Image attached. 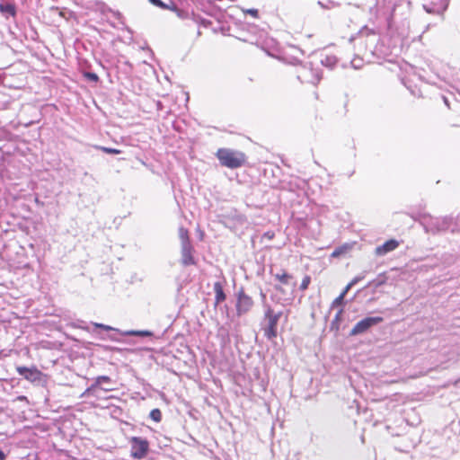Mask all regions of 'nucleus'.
I'll use <instances>...</instances> for the list:
<instances>
[{"label":"nucleus","instance_id":"f257e3e1","mask_svg":"<svg viewBox=\"0 0 460 460\" xmlns=\"http://www.w3.org/2000/svg\"><path fill=\"white\" fill-rule=\"evenodd\" d=\"M222 166L236 169L243 166L246 160L244 153L230 148H219L216 154Z\"/></svg>","mask_w":460,"mask_h":460},{"label":"nucleus","instance_id":"f03ea898","mask_svg":"<svg viewBox=\"0 0 460 460\" xmlns=\"http://www.w3.org/2000/svg\"><path fill=\"white\" fill-rule=\"evenodd\" d=\"M282 315V312L275 313L269 304L264 305L263 327L264 336L268 340H273L277 337L278 323Z\"/></svg>","mask_w":460,"mask_h":460},{"label":"nucleus","instance_id":"7ed1b4c3","mask_svg":"<svg viewBox=\"0 0 460 460\" xmlns=\"http://www.w3.org/2000/svg\"><path fill=\"white\" fill-rule=\"evenodd\" d=\"M130 456L134 459H143L149 452V442L141 437H131L129 438Z\"/></svg>","mask_w":460,"mask_h":460},{"label":"nucleus","instance_id":"20e7f679","mask_svg":"<svg viewBox=\"0 0 460 460\" xmlns=\"http://www.w3.org/2000/svg\"><path fill=\"white\" fill-rule=\"evenodd\" d=\"M236 303L235 310L238 316L246 314L252 308L254 302L253 299L244 292L243 288H241L235 294Z\"/></svg>","mask_w":460,"mask_h":460},{"label":"nucleus","instance_id":"39448f33","mask_svg":"<svg viewBox=\"0 0 460 460\" xmlns=\"http://www.w3.org/2000/svg\"><path fill=\"white\" fill-rule=\"evenodd\" d=\"M384 318L381 316H368L358 322L350 330V336L361 335L368 332L373 326L382 323Z\"/></svg>","mask_w":460,"mask_h":460},{"label":"nucleus","instance_id":"423d86ee","mask_svg":"<svg viewBox=\"0 0 460 460\" xmlns=\"http://www.w3.org/2000/svg\"><path fill=\"white\" fill-rule=\"evenodd\" d=\"M297 79L302 83H311L313 84H316L321 76L318 72L314 71L311 67H307L306 66H303L298 71Z\"/></svg>","mask_w":460,"mask_h":460},{"label":"nucleus","instance_id":"0eeeda50","mask_svg":"<svg viewBox=\"0 0 460 460\" xmlns=\"http://www.w3.org/2000/svg\"><path fill=\"white\" fill-rule=\"evenodd\" d=\"M18 374L30 382H37L40 381L42 376V373L35 367H17L16 368Z\"/></svg>","mask_w":460,"mask_h":460},{"label":"nucleus","instance_id":"6e6552de","mask_svg":"<svg viewBox=\"0 0 460 460\" xmlns=\"http://www.w3.org/2000/svg\"><path fill=\"white\" fill-rule=\"evenodd\" d=\"M111 379L108 376H99L94 379L93 384H92L82 394V396H89L93 395L94 391L97 388H101L102 390L108 392L111 391L112 388L101 387L102 384H111Z\"/></svg>","mask_w":460,"mask_h":460},{"label":"nucleus","instance_id":"1a4fd4ad","mask_svg":"<svg viewBox=\"0 0 460 460\" xmlns=\"http://www.w3.org/2000/svg\"><path fill=\"white\" fill-rule=\"evenodd\" d=\"M193 251L194 250H193L191 243L181 245V263L183 266L186 267V266L196 264V261L193 257Z\"/></svg>","mask_w":460,"mask_h":460},{"label":"nucleus","instance_id":"9d476101","mask_svg":"<svg viewBox=\"0 0 460 460\" xmlns=\"http://www.w3.org/2000/svg\"><path fill=\"white\" fill-rule=\"evenodd\" d=\"M399 246V242L395 239H390L376 248L375 253L377 256H384L390 252L394 251Z\"/></svg>","mask_w":460,"mask_h":460},{"label":"nucleus","instance_id":"9b49d317","mask_svg":"<svg viewBox=\"0 0 460 460\" xmlns=\"http://www.w3.org/2000/svg\"><path fill=\"white\" fill-rule=\"evenodd\" d=\"M274 278L281 284L286 286L291 285L293 288H295L296 285L295 281L292 282V280L294 279L293 276L287 273L285 270H282L281 272L275 274Z\"/></svg>","mask_w":460,"mask_h":460},{"label":"nucleus","instance_id":"f8f14e48","mask_svg":"<svg viewBox=\"0 0 460 460\" xmlns=\"http://www.w3.org/2000/svg\"><path fill=\"white\" fill-rule=\"evenodd\" d=\"M213 289L215 292L216 305L226 300V294L223 286L219 281L214 283Z\"/></svg>","mask_w":460,"mask_h":460},{"label":"nucleus","instance_id":"ddd939ff","mask_svg":"<svg viewBox=\"0 0 460 460\" xmlns=\"http://www.w3.org/2000/svg\"><path fill=\"white\" fill-rule=\"evenodd\" d=\"M337 61V58L333 55H323L321 58V64L331 69L335 66Z\"/></svg>","mask_w":460,"mask_h":460},{"label":"nucleus","instance_id":"4468645a","mask_svg":"<svg viewBox=\"0 0 460 460\" xmlns=\"http://www.w3.org/2000/svg\"><path fill=\"white\" fill-rule=\"evenodd\" d=\"M343 309L341 308L335 314L333 320L331 323V330L338 332L340 330V323L341 322V316H342Z\"/></svg>","mask_w":460,"mask_h":460},{"label":"nucleus","instance_id":"2eb2a0df","mask_svg":"<svg viewBox=\"0 0 460 460\" xmlns=\"http://www.w3.org/2000/svg\"><path fill=\"white\" fill-rule=\"evenodd\" d=\"M0 12L2 13H7L11 16H15L16 9L13 4H0Z\"/></svg>","mask_w":460,"mask_h":460},{"label":"nucleus","instance_id":"dca6fc26","mask_svg":"<svg viewBox=\"0 0 460 460\" xmlns=\"http://www.w3.org/2000/svg\"><path fill=\"white\" fill-rule=\"evenodd\" d=\"M349 249H350V246L349 244H344V245L339 246L336 249H334V251L332 252L331 256L332 258L341 257V255H344L345 253H347Z\"/></svg>","mask_w":460,"mask_h":460},{"label":"nucleus","instance_id":"f3484780","mask_svg":"<svg viewBox=\"0 0 460 460\" xmlns=\"http://www.w3.org/2000/svg\"><path fill=\"white\" fill-rule=\"evenodd\" d=\"M179 237L181 240V245L190 243V238H189V232L186 228H184V227L179 228Z\"/></svg>","mask_w":460,"mask_h":460},{"label":"nucleus","instance_id":"a211bd4d","mask_svg":"<svg viewBox=\"0 0 460 460\" xmlns=\"http://www.w3.org/2000/svg\"><path fill=\"white\" fill-rule=\"evenodd\" d=\"M126 335L129 336H139V337H150L153 333L150 331H128Z\"/></svg>","mask_w":460,"mask_h":460},{"label":"nucleus","instance_id":"6ab92c4d","mask_svg":"<svg viewBox=\"0 0 460 460\" xmlns=\"http://www.w3.org/2000/svg\"><path fill=\"white\" fill-rule=\"evenodd\" d=\"M423 8L429 13H436L443 17V13L447 10V4H445V6L441 10H437L434 7H429L428 5H423Z\"/></svg>","mask_w":460,"mask_h":460},{"label":"nucleus","instance_id":"aec40b11","mask_svg":"<svg viewBox=\"0 0 460 460\" xmlns=\"http://www.w3.org/2000/svg\"><path fill=\"white\" fill-rule=\"evenodd\" d=\"M150 419L155 422H160L162 420V412L159 409H153L149 413Z\"/></svg>","mask_w":460,"mask_h":460},{"label":"nucleus","instance_id":"412c9836","mask_svg":"<svg viewBox=\"0 0 460 460\" xmlns=\"http://www.w3.org/2000/svg\"><path fill=\"white\" fill-rule=\"evenodd\" d=\"M169 9L173 10L176 13L177 16L181 19H186L189 17L188 12L177 8L174 4H172V6H170Z\"/></svg>","mask_w":460,"mask_h":460},{"label":"nucleus","instance_id":"4be33fe9","mask_svg":"<svg viewBox=\"0 0 460 460\" xmlns=\"http://www.w3.org/2000/svg\"><path fill=\"white\" fill-rule=\"evenodd\" d=\"M318 4L324 9H332L339 6V4L334 1H327L326 3L319 1Z\"/></svg>","mask_w":460,"mask_h":460},{"label":"nucleus","instance_id":"5701e85b","mask_svg":"<svg viewBox=\"0 0 460 460\" xmlns=\"http://www.w3.org/2000/svg\"><path fill=\"white\" fill-rule=\"evenodd\" d=\"M351 66L355 68V69H359L363 66V59L358 58V57H355L352 60H351Z\"/></svg>","mask_w":460,"mask_h":460},{"label":"nucleus","instance_id":"b1692460","mask_svg":"<svg viewBox=\"0 0 460 460\" xmlns=\"http://www.w3.org/2000/svg\"><path fill=\"white\" fill-rule=\"evenodd\" d=\"M343 304H344V296H343V295L340 294V296L332 301V308H334L337 306H341V305H343Z\"/></svg>","mask_w":460,"mask_h":460},{"label":"nucleus","instance_id":"393cba45","mask_svg":"<svg viewBox=\"0 0 460 460\" xmlns=\"http://www.w3.org/2000/svg\"><path fill=\"white\" fill-rule=\"evenodd\" d=\"M84 77L93 83H97L99 81V76L97 74L93 72H85Z\"/></svg>","mask_w":460,"mask_h":460},{"label":"nucleus","instance_id":"a878e982","mask_svg":"<svg viewBox=\"0 0 460 460\" xmlns=\"http://www.w3.org/2000/svg\"><path fill=\"white\" fill-rule=\"evenodd\" d=\"M98 148H100L104 153L111 154V155H118V154L121 153L120 150L116 149V148H111V147L99 146Z\"/></svg>","mask_w":460,"mask_h":460},{"label":"nucleus","instance_id":"bb28decb","mask_svg":"<svg viewBox=\"0 0 460 460\" xmlns=\"http://www.w3.org/2000/svg\"><path fill=\"white\" fill-rule=\"evenodd\" d=\"M152 4L157 6V7H160L162 9H169L170 6L167 5L166 4H164L163 1L161 0H148Z\"/></svg>","mask_w":460,"mask_h":460},{"label":"nucleus","instance_id":"cd10ccee","mask_svg":"<svg viewBox=\"0 0 460 460\" xmlns=\"http://www.w3.org/2000/svg\"><path fill=\"white\" fill-rule=\"evenodd\" d=\"M310 282H311V279H310V277H309V276H305V277L303 279L302 282H301L300 289H301V290H305V289H307V288H308V286H309Z\"/></svg>","mask_w":460,"mask_h":460},{"label":"nucleus","instance_id":"c85d7f7f","mask_svg":"<svg viewBox=\"0 0 460 460\" xmlns=\"http://www.w3.org/2000/svg\"><path fill=\"white\" fill-rule=\"evenodd\" d=\"M243 12L244 13H248V14L252 15L254 18H258V16H259V11L255 8L243 9Z\"/></svg>","mask_w":460,"mask_h":460},{"label":"nucleus","instance_id":"c756f323","mask_svg":"<svg viewBox=\"0 0 460 460\" xmlns=\"http://www.w3.org/2000/svg\"><path fill=\"white\" fill-rule=\"evenodd\" d=\"M94 326H95L96 328H101V329H103V330H106V331L113 330V328H112V327H111V326H109V325H105V324H103V323H94Z\"/></svg>","mask_w":460,"mask_h":460},{"label":"nucleus","instance_id":"7c9ffc66","mask_svg":"<svg viewBox=\"0 0 460 460\" xmlns=\"http://www.w3.org/2000/svg\"><path fill=\"white\" fill-rule=\"evenodd\" d=\"M369 31H369L368 29H367V28H366V29H364L363 31H361L359 32V36H358V37H357V38H355V37H351V38L349 39V40H350V41H352V40H357V39L361 40V39H362V37H363V35H364L365 33H368Z\"/></svg>","mask_w":460,"mask_h":460},{"label":"nucleus","instance_id":"2f4dec72","mask_svg":"<svg viewBox=\"0 0 460 460\" xmlns=\"http://www.w3.org/2000/svg\"><path fill=\"white\" fill-rule=\"evenodd\" d=\"M364 279V276H357L355 277L350 282V286H355L358 282H359L360 280H362Z\"/></svg>","mask_w":460,"mask_h":460},{"label":"nucleus","instance_id":"473e14b6","mask_svg":"<svg viewBox=\"0 0 460 460\" xmlns=\"http://www.w3.org/2000/svg\"><path fill=\"white\" fill-rule=\"evenodd\" d=\"M352 288V286H350V284L349 283L345 288L343 289V291L341 293V295H343V296L345 297L346 294L349 292V290Z\"/></svg>","mask_w":460,"mask_h":460},{"label":"nucleus","instance_id":"72a5a7b5","mask_svg":"<svg viewBox=\"0 0 460 460\" xmlns=\"http://www.w3.org/2000/svg\"><path fill=\"white\" fill-rule=\"evenodd\" d=\"M260 295H261V298L262 304L264 305L265 304H267L266 303V295H265V293L262 290H261Z\"/></svg>","mask_w":460,"mask_h":460},{"label":"nucleus","instance_id":"f704fd0d","mask_svg":"<svg viewBox=\"0 0 460 460\" xmlns=\"http://www.w3.org/2000/svg\"><path fill=\"white\" fill-rule=\"evenodd\" d=\"M264 236L267 237L268 239H272L274 236V234L271 232H267L264 234Z\"/></svg>","mask_w":460,"mask_h":460},{"label":"nucleus","instance_id":"c9c22d12","mask_svg":"<svg viewBox=\"0 0 460 460\" xmlns=\"http://www.w3.org/2000/svg\"><path fill=\"white\" fill-rule=\"evenodd\" d=\"M5 454L0 449V460H5Z\"/></svg>","mask_w":460,"mask_h":460},{"label":"nucleus","instance_id":"e433bc0d","mask_svg":"<svg viewBox=\"0 0 460 460\" xmlns=\"http://www.w3.org/2000/svg\"><path fill=\"white\" fill-rule=\"evenodd\" d=\"M17 400L18 401H27V397L24 395H20L17 397Z\"/></svg>","mask_w":460,"mask_h":460},{"label":"nucleus","instance_id":"4c0bfd02","mask_svg":"<svg viewBox=\"0 0 460 460\" xmlns=\"http://www.w3.org/2000/svg\"><path fill=\"white\" fill-rule=\"evenodd\" d=\"M111 12L113 13V15H114L116 18H119V17H120V15H121L119 12H114V11H111Z\"/></svg>","mask_w":460,"mask_h":460},{"label":"nucleus","instance_id":"58836bf2","mask_svg":"<svg viewBox=\"0 0 460 460\" xmlns=\"http://www.w3.org/2000/svg\"><path fill=\"white\" fill-rule=\"evenodd\" d=\"M157 108L158 109H161L162 108V103L160 102H157Z\"/></svg>","mask_w":460,"mask_h":460},{"label":"nucleus","instance_id":"ea45409f","mask_svg":"<svg viewBox=\"0 0 460 460\" xmlns=\"http://www.w3.org/2000/svg\"><path fill=\"white\" fill-rule=\"evenodd\" d=\"M275 288H276L277 290H279V291H282V288H281L280 287H279V286H275Z\"/></svg>","mask_w":460,"mask_h":460},{"label":"nucleus","instance_id":"a19ab883","mask_svg":"<svg viewBox=\"0 0 460 460\" xmlns=\"http://www.w3.org/2000/svg\"><path fill=\"white\" fill-rule=\"evenodd\" d=\"M456 385H457V386L460 385V379L456 381Z\"/></svg>","mask_w":460,"mask_h":460},{"label":"nucleus","instance_id":"79ce46f5","mask_svg":"<svg viewBox=\"0 0 460 460\" xmlns=\"http://www.w3.org/2000/svg\"><path fill=\"white\" fill-rule=\"evenodd\" d=\"M445 103L448 106L447 98H444Z\"/></svg>","mask_w":460,"mask_h":460}]
</instances>
